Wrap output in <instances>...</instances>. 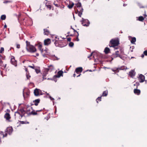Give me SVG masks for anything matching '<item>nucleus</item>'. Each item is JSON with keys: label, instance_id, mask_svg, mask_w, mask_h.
Instances as JSON below:
<instances>
[{"label": "nucleus", "instance_id": "obj_1", "mask_svg": "<svg viewBox=\"0 0 147 147\" xmlns=\"http://www.w3.org/2000/svg\"><path fill=\"white\" fill-rule=\"evenodd\" d=\"M117 49V50L115 51V52L113 53L112 55V60L113 58H115L117 57H119L121 59H123V55L124 54V50L123 48L121 47L118 48Z\"/></svg>", "mask_w": 147, "mask_h": 147}, {"label": "nucleus", "instance_id": "obj_2", "mask_svg": "<svg viewBox=\"0 0 147 147\" xmlns=\"http://www.w3.org/2000/svg\"><path fill=\"white\" fill-rule=\"evenodd\" d=\"M119 44V39L118 38L112 39L110 41L109 46L110 47H113L115 49H117L118 48L117 47Z\"/></svg>", "mask_w": 147, "mask_h": 147}, {"label": "nucleus", "instance_id": "obj_3", "mask_svg": "<svg viewBox=\"0 0 147 147\" xmlns=\"http://www.w3.org/2000/svg\"><path fill=\"white\" fill-rule=\"evenodd\" d=\"M26 49L27 51L31 53H33L36 51L35 47L30 44V42L28 41L26 42Z\"/></svg>", "mask_w": 147, "mask_h": 147}, {"label": "nucleus", "instance_id": "obj_4", "mask_svg": "<svg viewBox=\"0 0 147 147\" xmlns=\"http://www.w3.org/2000/svg\"><path fill=\"white\" fill-rule=\"evenodd\" d=\"M24 109L22 108L15 113V115H16V114H18L20 115L21 118H22L23 116H26V115L24 114Z\"/></svg>", "mask_w": 147, "mask_h": 147}, {"label": "nucleus", "instance_id": "obj_5", "mask_svg": "<svg viewBox=\"0 0 147 147\" xmlns=\"http://www.w3.org/2000/svg\"><path fill=\"white\" fill-rule=\"evenodd\" d=\"M31 109H33L32 107H30L28 106L27 107L26 111L24 110V114L26 115V117H28L30 116V113L31 112V111H30Z\"/></svg>", "mask_w": 147, "mask_h": 147}, {"label": "nucleus", "instance_id": "obj_6", "mask_svg": "<svg viewBox=\"0 0 147 147\" xmlns=\"http://www.w3.org/2000/svg\"><path fill=\"white\" fill-rule=\"evenodd\" d=\"M63 71L61 70L59 71L57 73V74L55 75L54 76L53 79L55 82L57 81V80L56 79L57 78H59L61 76H63Z\"/></svg>", "mask_w": 147, "mask_h": 147}, {"label": "nucleus", "instance_id": "obj_7", "mask_svg": "<svg viewBox=\"0 0 147 147\" xmlns=\"http://www.w3.org/2000/svg\"><path fill=\"white\" fill-rule=\"evenodd\" d=\"M34 93L36 96H38L42 94V91L39 89L37 88H36L34 90Z\"/></svg>", "mask_w": 147, "mask_h": 147}, {"label": "nucleus", "instance_id": "obj_8", "mask_svg": "<svg viewBox=\"0 0 147 147\" xmlns=\"http://www.w3.org/2000/svg\"><path fill=\"white\" fill-rule=\"evenodd\" d=\"M81 22L82 24L84 26H88L90 24V22L88 20L84 19L83 18H82Z\"/></svg>", "mask_w": 147, "mask_h": 147}, {"label": "nucleus", "instance_id": "obj_9", "mask_svg": "<svg viewBox=\"0 0 147 147\" xmlns=\"http://www.w3.org/2000/svg\"><path fill=\"white\" fill-rule=\"evenodd\" d=\"M4 117L8 121H10V119L11 118V117L9 113H6L4 115Z\"/></svg>", "mask_w": 147, "mask_h": 147}, {"label": "nucleus", "instance_id": "obj_10", "mask_svg": "<svg viewBox=\"0 0 147 147\" xmlns=\"http://www.w3.org/2000/svg\"><path fill=\"white\" fill-rule=\"evenodd\" d=\"M59 47H63L66 45V43L65 41L64 40H59Z\"/></svg>", "mask_w": 147, "mask_h": 147}, {"label": "nucleus", "instance_id": "obj_11", "mask_svg": "<svg viewBox=\"0 0 147 147\" xmlns=\"http://www.w3.org/2000/svg\"><path fill=\"white\" fill-rule=\"evenodd\" d=\"M11 63L12 64L16 66L17 65V61L15 60L14 57L13 56H11Z\"/></svg>", "mask_w": 147, "mask_h": 147}, {"label": "nucleus", "instance_id": "obj_12", "mask_svg": "<svg viewBox=\"0 0 147 147\" xmlns=\"http://www.w3.org/2000/svg\"><path fill=\"white\" fill-rule=\"evenodd\" d=\"M145 76L143 75L140 74L139 76V77L138 78L139 80V82H143L145 80Z\"/></svg>", "mask_w": 147, "mask_h": 147}, {"label": "nucleus", "instance_id": "obj_13", "mask_svg": "<svg viewBox=\"0 0 147 147\" xmlns=\"http://www.w3.org/2000/svg\"><path fill=\"white\" fill-rule=\"evenodd\" d=\"M51 41L50 39L47 38L44 40V45L46 46H47L51 44Z\"/></svg>", "mask_w": 147, "mask_h": 147}, {"label": "nucleus", "instance_id": "obj_14", "mask_svg": "<svg viewBox=\"0 0 147 147\" xmlns=\"http://www.w3.org/2000/svg\"><path fill=\"white\" fill-rule=\"evenodd\" d=\"M13 128L12 127H7L5 129V131L6 132H7L10 135L13 131Z\"/></svg>", "mask_w": 147, "mask_h": 147}, {"label": "nucleus", "instance_id": "obj_15", "mask_svg": "<svg viewBox=\"0 0 147 147\" xmlns=\"http://www.w3.org/2000/svg\"><path fill=\"white\" fill-rule=\"evenodd\" d=\"M40 99L39 98H38L34 100L33 101V102L34 103V104H32L31 105H34L36 106H37L38 105L39 103H40Z\"/></svg>", "mask_w": 147, "mask_h": 147}, {"label": "nucleus", "instance_id": "obj_16", "mask_svg": "<svg viewBox=\"0 0 147 147\" xmlns=\"http://www.w3.org/2000/svg\"><path fill=\"white\" fill-rule=\"evenodd\" d=\"M43 30L44 35L48 36L50 34V31L47 29H44Z\"/></svg>", "mask_w": 147, "mask_h": 147}, {"label": "nucleus", "instance_id": "obj_17", "mask_svg": "<svg viewBox=\"0 0 147 147\" xmlns=\"http://www.w3.org/2000/svg\"><path fill=\"white\" fill-rule=\"evenodd\" d=\"M134 92L135 94L138 95H140L141 93L140 90L138 89L137 88L134 89Z\"/></svg>", "mask_w": 147, "mask_h": 147}, {"label": "nucleus", "instance_id": "obj_18", "mask_svg": "<svg viewBox=\"0 0 147 147\" xmlns=\"http://www.w3.org/2000/svg\"><path fill=\"white\" fill-rule=\"evenodd\" d=\"M82 67H78L76 68L75 70V72L77 73H78L79 72H81L82 71Z\"/></svg>", "mask_w": 147, "mask_h": 147}, {"label": "nucleus", "instance_id": "obj_19", "mask_svg": "<svg viewBox=\"0 0 147 147\" xmlns=\"http://www.w3.org/2000/svg\"><path fill=\"white\" fill-rule=\"evenodd\" d=\"M76 6L78 8L79 10L81 8H82V5L80 2H78L76 4Z\"/></svg>", "mask_w": 147, "mask_h": 147}, {"label": "nucleus", "instance_id": "obj_20", "mask_svg": "<svg viewBox=\"0 0 147 147\" xmlns=\"http://www.w3.org/2000/svg\"><path fill=\"white\" fill-rule=\"evenodd\" d=\"M42 46L41 44L40 43L38 44V48L41 53H43V49L42 48Z\"/></svg>", "mask_w": 147, "mask_h": 147}, {"label": "nucleus", "instance_id": "obj_21", "mask_svg": "<svg viewBox=\"0 0 147 147\" xmlns=\"http://www.w3.org/2000/svg\"><path fill=\"white\" fill-rule=\"evenodd\" d=\"M135 71L133 70H131L129 72V75L131 77H133V76H134L135 75Z\"/></svg>", "mask_w": 147, "mask_h": 147}, {"label": "nucleus", "instance_id": "obj_22", "mask_svg": "<svg viewBox=\"0 0 147 147\" xmlns=\"http://www.w3.org/2000/svg\"><path fill=\"white\" fill-rule=\"evenodd\" d=\"M110 51V49L109 48L106 47L105 48L104 52L106 54H108L109 53Z\"/></svg>", "mask_w": 147, "mask_h": 147}, {"label": "nucleus", "instance_id": "obj_23", "mask_svg": "<svg viewBox=\"0 0 147 147\" xmlns=\"http://www.w3.org/2000/svg\"><path fill=\"white\" fill-rule=\"evenodd\" d=\"M30 115H38V113L36 112L34 110H33L31 111V113H30Z\"/></svg>", "mask_w": 147, "mask_h": 147}, {"label": "nucleus", "instance_id": "obj_24", "mask_svg": "<svg viewBox=\"0 0 147 147\" xmlns=\"http://www.w3.org/2000/svg\"><path fill=\"white\" fill-rule=\"evenodd\" d=\"M79 10V11L78 13V15L80 17H81V15L82 14V13L83 11V8H81V9Z\"/></svg>", "mask_w": 147, "mask_h": 147}, {"label": "nucleus", "instance_id": "obj_25", "mask_svg": "<svg viewBox=\"0 0 147 147\" xmlns=\"http://www.w3.org/2000/svg\"><path fill=\"white\" fill-rule=\"evenodd\" d=\"M7 133L5 131V133L4 134L3 132L2 131H1L0 132V134L1 135H3V138L5 137H6L7 136Z\"/></svg>", "mask_w": 147, "mask_h": 147}, {"label": "nucleus", "instance_id": "obj_26", "mask_svg": "<svg viewBox=\"0 0 147 147\" xmlns=\"http://www.w3.org/2000/svg\"><path fill=\"white\" fill-rule=\"evenodd\" d=\"M123 69L121 67L120 68H117L116 69L114 70L112 69V70L115 73L116 72H118L119 71V70Z\"/></svg>", "mask_w": 147, "mask_h": 147}, {"label": "nucleus", "instance_id": "obj_27", "mask_svg": "<svg viewBox=\"0 0 147 147\" xmlns=\"http://www.w3.org/2000/svg\"><path fill=\"white\" fill-rule=\"evenodd\" d=\"M19 123L20 124H29V122L27 121H20Z\"/></svg>", "mask_w": 147, "mask_h": 147}, {"label": "nucleus", "instance_id": "obj_28", "mask_svg": "<svg viewBox=\"0 0 147 147\" xmlns=\"http://www.w3.org/2000/svg\"><path fill=\"white\" fill-rule=\"evenodd\" d=\"M54 69V67L53 65H50L49 66V70H50V71H52Z\"/></svg>", "mask_w": 147, "mask_h": 147}, {"label": "nucleus", "instance_id": "obj_29", "mask_svg": "<svg viewBox=\"0 0 147 147\" xmlns=\"http://www.w3.org/2000/svg\"><path fill=\"white\" fill-rule=\"evenodd\" d=\"M74 4L72 3L71 4H69L67 5L69 9H72L73 7Z\"/></svg>", "mask_w": 147, "mask_h": 147}, {"label": "nucleus", "instance_id": "obj_30", "mask_svg": "<svg viewBox=\"0 0 147 147\" xmlns=\"http://www.w3.org/2000/svg\"><path fill=\"white\" fill-rule=\"evenodd\" d=\"M108 94V91H104L102 93V96H106Z\"/></svg>", "mask_w": 147, "mask_h": 147}, {"label": "nucleus", "instance_id": "obj_31", "mask_svg": "<svg viewBox=\"0 0 147 147\" xmlns=\"http://www.w3.org/2000/svg\"><path fill=\"white\" fill-rule=\"evenodd\" d=\"M59 40H55V42H54V44L55 45L56 47H58L59 46Z\"/></svg>", "mask_w": 147, "mask_h": 147}, {"label": "nucleus", "instance_id": "obj_32", "mask_svg": "<svg viewBox=\"0 0 147 147\" xmlns=\"http://www.w3.org/2000/svg\"><path fill=\"white\" fill-rule=\"evenodd\" d=\"M37 74H38L40 72V69L39 67H36L34 69Z\"/></svg>", "mask_w": 147, "mask_h": 147}, {"label": "nucleus", "instance_id": "obj_33", "mask_svg": "<svg viewBox=\"0 0 147 147\" xmlns=\"http://www.w3.org/2000/svg\"><path fill=\"white\" fill-rule=\"evenodd\" d=\"M136 39L135 37H133L132 38L131 40V43L132 44H134V42H136Z\"/></svg>", "mask_w": 147, "mask_h": 147}, {"label": "nucleus", "instance_id": "obj_34", "mask_svg": "<svg viewBox=\"0 0 147 147\" xmlns=\"http://www.w3.org/2000/svg\"><path fill=\"white\" fill-rule=\"evenodd\" d=\"M144 20V18L142 16H140L138 17V20L142 22Z\"/></svg>", "mask_w": 147, "mask_h": 147}, {"label": "nucleus", "instance_id": "obj_35", "mask_svg": "<svg viewBox=\"0 0 147 147\" xmlns=\"http://www.w3.org/2000/svg\"><path fill=\"white\" fill-rule=\"evenodd\" d=\"M6 18V16L5 15H3L1 16V19L2 20H5Z\"/></svg>", "mask_w": 147, "mask_h": 147}, {"label": "nucleus", "instance_id": "obj_36", "mask_svg": "<svg viewBox=\"0 0 147 147\" xmlns=\"http://www.w3.org/2000/svg\"><path fill=\"white\" fill-rule=\"evenodd\" d=\"M47 74V73L46 72H45L44 73H43V74L42 75L43 80L46 79V78H45V77L46 76Z\"/></svg>", "mask_w": 147, "mask_h": 147}, {"label": "nucleus", "instance_id": "obj_37", "mask_svg": "<svg viewBox=\"0 0 147 147\" xmlns=\"http://www.w3.org/2000/svg\"><path fill=\"white\" fill-rule=\"evenodd\" d=\"M101 96L98 97L96 99V100L97 103H98V101H101Z\"/></svg>", "mask_w": 147, "mask_h": 147}, {"label": "nucleus", "instance_id": "obj_38", "mask_svg": "<svg viewBox=\"0 0 147 147\" xmlns=\"http://www.w3.org/2000/svg\"><path fill=\"white\" fill-rule=\"evenodd\" d=\"M26 76L27 79H29L30 78V76L29 75V72H28V73H26Z\"/></svg>", "mask_w": 147, "mask_h": 147}, {"label": "nucleus", "instance_id": "obj_39", "mask_svg": "<svg viewBox=\"0 0 147 147\" xmlns=\"http://www.w3.org/2000/svg\"><path fill=\"white\" fill-rule=\"evenodd\" d=\"M74 43L72 42H69V47H73L74 46Z\"/></svg>", "mask_w": 147, "mask_h": 147}, {"label": "nucleus", "instance_id": "obj_40", "mask_svg": "<svg viewBox=\"0 0 147 147\" xmlns=\"http://www.w3.org/2000/svg\"><path fill=\"white\" fill-rule=\"evenodd\" d=\"M77 37L76 39V40L77 41H78L79 40V39L78 38V37L79 36V34L78 32H77Z\"/></svg>", "mask_w": 147, "mask_h": 147}, {"label": "nucleus", "instance_id": "obj_41", "mask_svg": "<svg viewBox=\"0 0 147 147\" xmlns=\"http://www.w3.org/2000/svg\"><path fill=\"white\" fill-rule=\"evenodd\" d=\"M33 65H34L33 64ZM28 67H30V68H31L34 69H35V68H36V67H35V66L34 65H33V66H31V65H29Z\"/></svg>", "mask_w": 147, "mask_h": 147}, {"label": "nucleus", "instance_id": "obj_42", "mask_svg": "<svg viewBox=\"0 0 147 147\" xmlns=\"http://www.w3.org/2000/svg\"><path fill=\"white\" fill-rule=\"evenodd\" d=\"M3 64V61L1 60H0V67L2 66Z\"/></svg>", "mask_w": 147, "mask_h": 147}, {"label": "nucleus", "instance_id": "obj_43", "mask_svg": "<svg viewBox=\"0 0 147 147\" xmlns=\"http://www.w3.org/2000/svg\"><path fill=\"white\" fill-rule=\"evenodd\" d=\"M29 94H30V93L29 92H26V93H24V94H26L27 96H29Z\"/></svg>", "mask_w": 147, "mask_h": 147}, {"label": "nucleus", "instance_id": "obj_44", "mask_svg": "<svg viewBox=\"0 0 147 147\" xmlns=\"http://www.w3.org/2000/svg\"><path fill=\"white\" fill-rule=\"evenodd\" d=\"M144 54L146 56H147V50H145L144 52Z\"/></svg>", "mask_w": 147, "mask_h": 147}, {"label": "nucleus", "instance_id": "obj_45", "mask_svg": "<svg viewBox=\"0 0 147 147\" xmlns=\"http://www.w3.org/2000/svg\"><path fill=\"white\" fill-rule=\"evenodd\" d=\"M5 112L6 113H9L10 112V110L9 109H7L6 110V111H5Z\"/></svg>", "mask_w": 147, "mask_h": 147}, {"label": "nucleus", "instance_id": "obj_46", "mask_svg": "<svg viewBox=\"0 0 147 147\" xmlns=\"http://www.w3.org/2000/svg\"><path fill=\"white\" fill-rule=\"evenodd\" d=\"M54 5L57 7H61L60 6V5H58V4H55V3H54Z\"/></svg>", "mask_w": 147, "mask_h": 147}, {"label": "nucleus", "instance_id": "obj_47", "mask_svg": "<svg viewBox=\"0 0 147 147\" xmlns=\"http://www.w3.org/2000/svg\"><path fill=\"white\" fill-rule=\"evenodd\" d=\"M47 7L48 8H49L50 9H51V5H46Z\"/></svg>", "mask_w": 147, "mask_h": 147}, {"label": "nucleus", "instance_id": "obj_48", "mask_svg": "<svg viewBox=\"0 0 147 147\" xmlns=\"http://www.w3.org/2000/svg\"><path fill=\"white\" fill-rule=\"evenodd\" d=\"M16 48L18 49H19L20 48V45L19 44L17 45H16Z\"/></svg>", "mask_w": 147, "mask_h": 147}, {"label": "nucleus", "instance_id": "obj_49", "mask_svg": "<svg viewBox=\"0 0 147 147\" xmlns=\"http://www.w3.org/2000/svg\"><path fill=\"white\" fill-rule=\"evenodd\" d=\"M75 13H78V12H79V10L78 9H77L76 10H75Z\"/></svg>", "mask_w": 147, "mask_h": 147}, {"label": "nucleus", "instance_id": "obj_50", "mask_svg": "<svg viewBox=\"0 0 147 147\" xmlns=\"http://www.w3.org/2000/svg\"><path fill=\"white\" fill-rule=\"evenodd\" d=\"M67 39L68 41L70 42L71 40V38H67Z\"/></svg>", "mask_w": 147, "mask_h": 147}, {"label": "nucleus", "instance_id": "obj_51", "mask_svg": "<svg viewBox=\"0 0 147 147\" xmlns=\"http://www.w3.org/2000/svg\"><path fill=\"white\" fill-rule=\"evenodd\" d=\"M44 109V108H43V109H41V110H37L36 111V112L37 113L38 112H40V111H41Z\"/></svg>", "mask_w": 147, "mask_h": 147}, {"label": "nucleus", "instance_id": "obj_52", "mask_svg": "<svg viewBox=\"0 0 147 147\" xmlns=\"http://www.w3.org/2000/svg\"><path fill=\"white\" fill-rule=\"evenodd\" d=\"M136 85H137L136 88H138V86L139 85V83L138 82H136Z\"/></svg>", "mask_w": 147, "mask_h": 147}, {"label": "nucleus", "instance_id": "obj_53", "mask_svg": "<svg viewBox=\"0 0 147 147\" xmlns=\"http://www.w3.org/2000/svg\"><path fill=\"white\" fill-rule=\"evenodd\" d=\"M25 71L26 72V73H28V72H29L28 70V69L27 68H25Z\"/></svg>", "mask_w": 147, "mask_h": 147}, {"label": "nucleus", "instance_id": "obj_54", "mask_svg": "<svg viewBox=\"0 0 147 147\" xmlns=\"http://www.w3.org/2000/svg\"><path fill=\"white\" fill-rule=\"evenodd\" d=\"M71 28L74 30V32H77L73 28H72L71 27Z\"/></svg>", "mask_w": 147, "mask_h": 147}, {"label": "nucleus", "instance_id": "obj_55", "mask_svg": "<svg viewBox=\"0 0 147 147\" xmlns=\"http://www.w3.org/2000/svg\"><path fill=\"white\" fill-rule=\"evenodd\" d=\"M20 16H21V15L20 14H19V15H18V20L19 19V18H20Z\"/></svg>", "mask_w": 147, "mask_h": 147}, {"label": "nucleus", "instance_id": "obj_56", "mask_svg": "<svg viewBox=\"0 0 147 147\" xmlns=\"http://www.w3.org/2000/svg\"><path fill=\"white\" fill-rule=\"evenodd\" d=\"M9 2V1H4L3 3H7L8 2Z\"/></svg>", "mask_w": 147, "mask_h": 147}, {"label": "nucleus", "instance_id": "obj_57", "mask_svg": "<svg viewBox=\"0 0 147 147\" xmlns=\"http://www.w3.org/2000/svg\"><path fill=\"white\" fill-rule=\"evenodd\" d=\"M39 56V54L38 53H36V56Z\"/></svg>", "mask_w": 147, "mask_h": 147}, {"label": "nucleus", "instance_id": "obj_58", "mask_svg": "<svg viewBox=\"0 0 147 147\" xmlns=\"http://www.w3.org/2000/svg\"><path fill=\"white\" fill-rule=\"evenodd\" d=\"M92 55V53H91L89 56L88 57V58H89L90 57H91Z\"/></svg>", "mask_w": 147, "mask_h": 147}, {"label": "nucleus", "instance_id": "obj_59", "mask_svg": "<svg viewBox=\"0 0 147 147\" xmlns=\"http://www.w3.org/2000/svg\"><path fill=\"white\" fill-rule=\"evenodd\" d=\"M4 28H6L7 27L6 25H4Z\"/></svg>", "mask_w": 147, "mask_h": 147}, {"label": "nucleus", "instance_id": "obj_60", "mask_svg": "<svg viewBox=\"0 0 147 147\" xmlns=\"http://www.w3.org/2000/svg\"><path fill=\"white\" fill-rule=\"evenodd\" d=\"M144 56V55H143V54H142V55H141V57H143Z\"/></svg>", "mask_w": 147, "mask_h": 147}, {"label": "nucleus", "instance_id": "obj_61", "mask_svg": "<svg viewBox=\"0 0 147 147\" xmlns=\"http://www.w3.org/2000/svg\"><path fill=\"white\" fill-rule=\"evenodd\" d=\"M6 64H5V65H4V68H5L6 67Z\"/></svg>", "mask_w": 147, "mask_h": 147}, {"label": "nucleus", "instance_id": "obj_62", "mask_svg": "<svg viewBox=\"0 0 147 147\" xmlns=\"http://www.w3.org/2000/svg\"><path fill=\"white\" fill-rule=\"evenodd\" d=\"M76 76V74H74V77H75V76Z\"/></svg>", "mask_w": 147, "mask_h": 147}, {"label": "nucleus", "instance_id": "obj_63", "mask_svg": "<svg viewBox=\"0 0 147 147\" xmlns=\"http://www.w3.org/2000/svg\"><path fill=\"white\" fill-rule=\"evenodd\" d=\"M144 16H145V17H146V16H146V14H144Z\"/></svg>", "mask_w": 147, "mask_h": 147}, {"label": "nucleus", "instance_id": "obj_64", "mask_svg": "<svg viewBox=\"0 0 147 147\" xmlns=\"http://www.w3.org/2000/svg\"><path fill=\"white\" fill-rule=\"evenodd\" d=\"M145 81L146 82V83H147V80H145Z\"/></svg>", "mask_w": 147, "mask_h": 147}]
</instances>
